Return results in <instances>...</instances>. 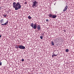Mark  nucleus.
<instances>
[{"mask_svg":"<svg viewBox=\"0 0 74 74\" xmlns=\"http://www.w3.org/2000/svg\"><path fill=\"white\" fill-rule=\"evenodd\" d=\"M53 15H52V14H48V16H49L50 18H52Z\"/></svg>","mask_w":74,"mask_h":74,"instance_id":"7","label":"nucleus"},{"mask_svg":"<svg viewBox=\"0 0 74 74\" xmlns=\"http://www.w3.org/2000/svg\"><path fill=\"white\" fill-rule=\"evenodd\" d=\"M8 21H7V22L4 24H1V25H3V26H5V25H8Z\"/></svg>","mask_w":74,"mask_h":74,"instance_id":"5","label":"nucleus"},{"mask_svg":"<svg viewBox=\"0 0 74 74\" xmlns=\"http://www.w3.org/2000/svg\"><path fill=\"white\" fill-rule=\"evenodd\" d=\"M68 8V6L67 5L65 7V8L63 10V11L64 12V11H66V10H67Z\"/></svg>","mask_w":74,"mask_h":74,"instance_id":"6","label":"nucleus"},{"mask_svg":"<svg viewBox=\"0 0 74 74\" xmlns=\"http://www.w3.org/2000/svg\"><path fill=\"white\" fill-rule=\"evenodd\" d=\"M56 15L55 16L54 15H53L52 18H56Z\"/></svg>","mask_w":74,"mask_h":74,"instance_id":"10","label":"nucleus"},{"mask_svg":"<svg viewBox=\"0 0 74 74\" xmlns=\"http://www.w3.org/2000/svg\"><path fill=\"white\" fill-rule=\"evenodd\" d=\"M51 44L52 45H54V42L53 41L51 42Z\"/></svg>","mask_w":74,"mask_h":74,"instance_id":"12","label":"nucleus"},{"mask_svg":"<svg viewBox=\"0 0 74 74\" xmlns=\"http://www.w3.org/2000/svg\"><path fill=\"white\" fill-rule=\"evenodd\" d=\"M54 56H55V54H53L52 55V57L53 58V57H54Z\"/></svg>","mask_w":74,"mask_h":74,"instance_id":"18","label":"nucleus"},{"mask_svg":"<svg viewBox=\"0 0 74 74\" xmlns=\"http://www.w3.org/2000/svg\"><path fill=\"white\" fill-rule=\"evenodd\" d=\"M1 35H0V38H1Z\"/></svg>","mask_w":74,"mask_h":74,"instance_id":"23","label":"nucleus"},{"mask_svg":"<svg viewBox=\"0 0 74 74\" xmlns=\"http://www.w3.org/2000/svg\"><path fill=\"white\" fill-rule=\"evenodd\" d=\"M32 7L33 8H35L37 6V4H38V2H37V1H32Z\"/></svg>","mask_w":74,"mask_h":74,"instance_id":"2","label":"nucleus"},{"mask_svg":"<svg viewBox=\"0 0 74 74\" xmlns=\"http://www.w3.org/2000/svg\"><path fill=\"white\" fill-rule=\"evenodd\" d=\"M27 3L26 2H25L24 4H27Z\"/></svg>","mask_w":74,"mask_h":74,"instance_id":"20","label":"nucleus"},{"mask_svg":"<svg viewBox=\"0 0 74 74\" xmlns=\"http://www.w3.org/2000/svg\"><path fill=\"white\" fill-rule=\"evenodd\" d=\"M0 22L1 23H4V19H1V20H0Z\"/></svg>","mask_w":74,"mask_h":74,"instance_id":"9","label":"nucleus"},{"mask_svg":"<svg viewBox=\"0 0 74 74\" xmlns=\"http://www.w3.org/2000/svg\"><path fill=\"white\" fill-rule=\"evenodd\" d=\"M7 14H3V16L4 17H6L7 16Z\"/></svg>","mask_w":74,"mask_h":74,"instance_id":"11","label":"nucleus"},{"mask_svg":"<svg viewBox=\"0 0 74 74\" xmlns=\"http://www.w3.org/2000/svg\"><path fill=\"white\" fill-rule=\"evenodd\" d=\"M40 38H41V39H42V38H43L42 36H40Z\"/></svg>","mask_w":74,"mask_h":74,"instance_id":"16","label":"nucleus"},{"mask_svg":"<svg viewBox=\"0 0 74 74\" xmlns=\"http://www.w3.org/2000/svg\"><path fill=\"white\" fill-rule=\"evenodd\" d=\"M54 5H55V4H54Z\"/></svg>","mask_w":74,"mask_h":74,"instance_id":"25","label":"nucleus"},{"mask_svg":"<svg viewBox=\"0 0 74 74\" xmlns=\"http://www.w3.org/2000/svg\"><path fill=\"white\" fill-rule=\"evenodd\" d=\"M13 7L15 8V10H18L21 8V5L19 2H17L16 3V2H13Z\"/></svg>","mask_w":74,"mask_h":74,"instance_id":"1","label":"nucleus"},{"mask_svg":"<svg viewBox=\"0 0 74 74\" xmlns=\"http://www.w3.org/2000/svg\"><path fill=\"white\" fill-rule=\"evenodd\" d=\"M28 18L29 19H32V17H31L30 16H28Z\"/></svg>","mask_w":74,"mask_h":74,"instance_id":"13","label":"nucleus"},{"mask_svg":"<svg viewBox=\"0 0 74 74\" xmlns=\"http://www.w3.org/2000/svg\"><path fill=\"white\" fill-rule=\"evenodd\" d=\"M38 30H40V25H39L38 26Z\"/></svg>","mask_w":74,"mask_h":74,"instance_id":"8","label":"nucleus"},{"mask_svg":"<svg viewBox=\"0 0 74 74\" xmlns=\"http://www.w3.org/2000/svg\"><path fill=\"white\" fill-rule=\"evenodd\" d=\"M36 24H34H34L33 23H32L31 24L30 26L33 28L34 29H37V26L36 25Z\"/></svg>","mask_w":74,"mask_h":74,"instance_id":"3","label":"nucleus"},{"mask_svg":"<svg viewBox=\"0 0 74 74\" xmlns=\"http://www.w3.org/2000/svg\"><path fill=\"white\" fill-rule=\"evenodd\" d=\"M66 52H69V49H66Z\"/></svg>","mask_w":74,"mask_h":74,"instance_id":"15","label":"nucleus"},{"mask_svg":"<svg viewBox=\"0 0 74 74\" xmlns=\"http://www.w3.org/2000/svg\"><path fill=\"white\" fill-rule=\"evenodd\" d=\"M1 7H0V10H1Z\"/></svg>","mask_w":74,"mask_h":74,"instance_id":"24","label":"nucleus"},{"mask_svg":"<svg viewBox=\"0 0 74 74\" xmlns=\"http://www.w3.org/2000/svg\"><path fill=\"white\" fill-rule=\"evenodd\" d=\"M2 65V62H0V66Z\"/></svg>","mask_w":74,"mask_h":74,"instance_id":"17","label":"nucleus"},{"mask_svg":"<svg viewBox=\"0 0 74 74\" xmlns=\"http://www.w3.org/2000/svg\"><path fill=\"white\" fill-rule=\"evenodd\" d=\"M19 48L21 49H25V47L22 45H19Z\"/></svg>","mask_w":74,"mask_h":74,"instance_id":"4","label":"nucleus"},{"mask_svg":"<svg viewBox=\"0 0 74 74\" xmlns=\"http://www.w3.org/2000/svg\"><path fill=\"white\" fill-rule=\"evenodd\" d=\"M16 48L18 49L19 48V46H18L16 45Z\"/></svg>","mask_w":74,"mask_h":74,"instance_id":"14","label":"nucleus"},{"mask_svg":"<svg viewBox=\"0 0 74 74\" xmlns=\"http://www.w3.org/2000/svg\"><path fill=\"white\" fill-rule=\"evenodd\" d=\"M22 62H23L24 61V59H23L21 60Z\"/></svg>","mask_w":74,"mask_h":74,"instance_id":"21","label":"nucleus"},{"mask_svg":"<svg viewBox=\"0 0 74 74\" xmlns=\"http://www.w3.org/2000/svg\"><path fill=\"white\" fill-rule=\"evenodd\" d=\"M48 21H49V20H48V19H46V22H48Z\"/></svg>","mask_w":74,"mask_h":74,"instance_id":"19","label":"nucleus"},{"mask_svg":"<svg viewBox=\"0 0 74 74\" xmlns=\"http://www.w3.org/2000/svg\"><path fill=\"white\" fill-rule=\"evenodd\" d=\"M57 55H58V54H57V55H55L54 54V56H57Z\"/></svg>","mask_w":74,"mask_h":74,"instance_id":"22","label":"nucleus"}]
</instances>
